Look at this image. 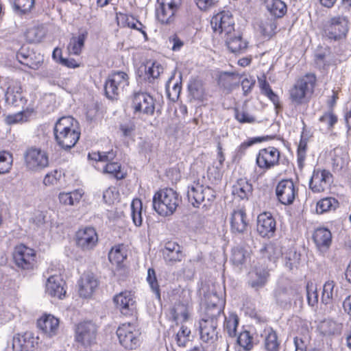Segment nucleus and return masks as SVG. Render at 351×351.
Listing matches in <instances>:
<instances>
[{
	"label": "nucleus",
	"mask_w": 351,
	"mask_h": 351,
	"mask_svg": "<svg viewBox=\"0 0 351 351\" xmlns=\"http://www.w3.org/2000/svg\"><path fill=\"white\" fill-rule=\"evenodd\" d=\"M55 140L64 149L74 147L80 136L78 122L72 117L60 118L53 128Z\"/></svg>",
	"instance_id": "1"
},
{
	"label": "nucleus",
	"mask_w": 351,
	"mask_h": 351,
	"mask_svg": "<svg viewBox=\"0 0 351 351\" xmlns=\"http://www.w3.org/2000/svg\"><path fill=\"white\" fill-rule=\"evenodd\" d=\"M180 199L172 189H165L156 193L153 197V207L160 215H171L179 205Z\"/></svg>",
	"instance_id": "2"
},
{
	"label": "nucleus",
	"mask_w": 351,
	"mask_h": 351,
	"mask_svg": "<svg viewBox=\"0 0 351 351\" xmlns=\"http://www.w3.org/2000/svg\"><path fill=\"white\" fill-rule=\"evenodd\" d=\"M187 197L194 207H199L202 204L207 207L215 199V191L208 186L195 182L188 188Z\"/></svg>",
	"instance_id": "3"
},
{
	"label": "nucleus",
	"mask_w": 351,
	"mask_h": 351,
	"mask_svg": "<svg viewBox=\"0 0 351 351\" xmlns=\"http://www.w3.org/2000/svg\"><path fill=\"white\" fill-rule=\"evenodd\" d=\"M316 77L313 73H307L298 79L290 90V98L296 104H301L305 98L313 93Z\"/></svg>",
	"instance_id": "4"
},
{
	"label": "nucleus",
	"mask_w": 351,
	"mask_h": 351,
	"mask_svg": "<svg viewBox=\"0 0 351 351\" xmlns=\"http://www.w3.org/2000/svg\"><path fill=\"white\" fill-rule=\"evenodd\" d=\"M323 31L329 39L341 40L346 36L349 31V21L342 15L331 17L324 23Z\"/></svg>",
	"instance_id": "5"
},
{
	"label": "nucleus",
	"mask_w": 351,
	"mask_h": 351,
	"mask_svg": "<svg viewBox=\"0 0 351 351\" xmlns=\"http://www.w3.org/2000/svg\"><path fill=\"white\" fill-rule=\"evenodd\" d=\"M129 85V77L123 71L111 73L105 82L104 90L106 97L109 99H116Z\"/></svg>",
	"instance_id": "6"
},
{
	"label": "nucleus",
	"mask_w": 351,
	"mask_h": 351,
	"mask_svg": "<svg viewBox=\"0 0 351 351\" xmlns=\"http://www.w3.org/2000/svg\"><path fill=\"white\" fill-rule=\"evenodd\" d=\"M131 108L135 116L152 115L155 110V100L145 92H136L132 95Z\"/></svg>",
	"instance_id": "7"
},
{
	"label": "nucleus",
	"mask_w": 351,
	"mask_h": 351,
	"mask_svg": "<svg viewBox=\"0 0 351 351\" xmlns=\"http://www.w3.org/2000/svg\"><path fill=\"white\" fill-rule=\"evenodd\" d=\"M210 25L215 36L222 38L234 31V21L230 11L224 10L213 16Z\"/></svg>",
	"instance_id": "8"
},
{
	"label": "nucleus",
	"mask_w": 351,
	"mask_h": 351,
	"mask_svg": "<svg viewBox=\"0 0 351 351\" xmlns=\"http://www.w3.org/2000/svg\"><path fill=\"white\" fill-rule=\"evenodd\" d=\"M117 335L120 344L125 349L133 350L139 345L140 332L136 326L130 323H125L119 326Z\"/></svg>",
	"instance_id": "9"
},
{
	"label": "nucleus",
	"mask_w": 351,
	"mask_h": 351,
	"mask_svg": "<svg viewBox=\"0 0 351 351\" xmlns=\"http://www.w3.org/2000/svg\"><path fill=\"white\" fill-rule=\"evenodd\" d=\"M218 318L219 317L208 315L199 321L200 339L204 343L214 345L218 339Z\"/></svg>",
	"instance_id": "10"
},
{
	"label": "nucleus",
	"mask_w": 351,
	"mask_h": 351,
	"mask_svg": "<svg viewBox=\"0 0 351 351\" xmlns=\"http://www.w3.org/2000/svg\"><path fill=\"white\" fill-rule=\"evenodd\" d=\"M97 333V326L94 322H80L75 327V341L84 346H90L95 341Z\"/></svg>",
	"instance_id": "11"
},
{
	"label": "nucleus",
	"mask_w": 351,
	"mask_h": 351,
	"mask_svg": "<svg viewBox=\"0 0 351 351\" xmlns=\"http://www.w3.org/2000/svg\"><path fill=\"white\" fill-rule=\"evenodd\" d=\"M116 308L123 315L135 317L137 313L136 301L134 294L128 291H122L113 298Z\"/></svg>",
	"instance_id": "12"
},
{
	"label": "nucleus",
	"mask_w": 351,
	"mask_h": 351,
	"mask_svg": "<svg viewBox=\"0 0 351 351\" xmlns=\"http://www.w3.org/2000/svg\"><path fill=\"white\" fill-rule=\"evenodd\" d=\"M114 156L115 154L112 151L108 152L92 153L88 154L89 158L99 162L106 163L102 167L104 173L110 174L117 179L121 180L124 178V174L121 171V165L117 162H110L114 159Z\"/></svg>",
	"instance_id": "13"
},
{
	"label": "nucleus",
	"mask_w": 351,
	"mask_h": 351,
	"mask_svg": "<svg viewBox=\"0 0 351 351\" xmlns=\"http://www.w3.org/2000/svg\"><path fill=\"white\" fill-rule=\"evenodd\" d=\"M158 5L156 9L158 21L162 24H171L175 20L181 0H158Z\"/></svg>",
	"instance_id": "14"
},
{
	"label": "nucleus",
	"mask_w": 351,
	"mask_h": 351,
	"mask_svg": "<svg viewBox=\"0 0 351 351\" xmlns=\"http://www.w3.org/2000/svg\"><path fill=\"white\" fill-rule=\"evenodd\" d=\"M298 296V289L293 286L288 279L280 281L274 291V298L276 302L283 307L290 304L291 300Z\"/></svg>",
	"instance_id": "15"
},
{
	"label": "nucleus",
	"mask_w": 351,
	"mask_h": 351,
	"mask_svg": "<svg viewBox=\"0 0 351 351\" xmlns=\"http://www.w3.org/2000/svg\"><path fill=\"white\" fill-rule=\"evenodd\" d=\"M25 161L27 168L33 171H41L49 165L47 153L35 147H31L26 151Z\"/></svg>",
	"instance_id": "16"
},
{
	"label": "nucleus",
	"mask_w": 351,
	"mask_h": 351,
	"mask_svg": "<svg viewBox=\"0 0 351 351\" xmlns=\"http://www.w3.org/2000/svg\"><path fill=\"white\" fill-rule=\"evenodd\" d=\"M280 152L274 147H268L259 150L256 158V164L263 171L274 168L279 164Z\"/></svg>",
	"instance_id": "17"
},
{
	"label": "nucleus",
	"mask_w": 351,
	"mask_h": 351,
	"mask_svg": "<svg viewBox=\"0 0 351 351\" xmlns=\"http://www.w3.org/2000/svg\"><path fill=\"white\" fill-rule=\"evenodd\" d=\"M13 258L16 265L23 269H32L36 265L35 251L24 245L15 247Z\"/></svg>",
	"instance_id": "18"
},
{
	"label": "nucleus",
	"mask_w": 351,
	"mask_h": 351,
	"mask_svg": "<svg viewBox=\"0 0 351 351\" xmlns=\"http://www.w3.org/2000/svg\"><path fill=\"white\" fill-rule=\"evenodd\" d=\"M298 189L292 180H282L276 187V195L278 200L284 205H290L293 203L298 195Z\"/></svg>",
	"instance_id": "19"
},
{
	"label": "nucleus",
	"mask_w": 351,
	"mask_h": 351,
	"mask_svg": "<svg viewBox=\"0 0 351 351\" xmlns=\"http://www.w3.org/2000/svg\"><path fill=\"white\" fill-rule=\"evenodd\" d=\"M333 182V176L328 170L314 169L309 182L310 189L315 193H321L329 189Z\"/></svg>",
	"instance_id": "20"
},
{
	"label": "nucleus",
	"mask_w": 351,
	"mask_h": 351,
	"mask_svg": "<svg viewBox=\"0 0 351 351\" xmlns=\"http://www.w3.org/2000/svg\"><path fill=\"white\" fill-rule=\"evenodd\" d=\"M76 245L84 251L94 248L98 242V236L95 228L86 227L80 229L75 234Z\"/></svg>",
	"instance_id": "21"
},
{
	"label": "nucleus",
	"mask_w": 351,
	"mask_h": 351,
	"mask_svg": "<svg viewBox=\"0 0 351 351\" xmlns=\"http://www.w3.org/2000/svg\"><path fill=\"white\" fill-rule=\"evenodd\" d=\"M230 231L234 234H244L247 232L249 221L245 210L243 208L234 209L230 216Z\"/></svg>",
	"instance_id": "22"
},
{
	"label": "nucleus",
	"mask_w": 351,
	"mask_h": 351,
	"mask_svg": "<svg viewBox=\"0 0 351 351\" xmlns=\"http://www.w3.org/2000/svg\"><path fill=\"white\" fill-rule=\"evenodd\" d=\"M260 254L258 264L269 265V268L272 269L277 260L282 255V248L278 244L269 243L260 250Z\"/></svg>",
	"instance_id": "23"
},
{
	"label": "nucleus",
	"mask_w": 351,
	"mask_h": 351,
	"mask_svg": "<svg viewBox=\"0 0 351 351\" xmlns=\"http://www.w3.org/2000/svg\"><path fill=\"white\" fill-rule=\"evenodd\" d=\"M270 270L269 265H259L258 263L250 273L249 285L256 290L263 287L267 282Z\"/></svg>",
	"instance_id": "24"
},
{
	"label": "nucleus",
	"mask_w": 351,
	"mask_h": 351,
	"mask_svg": "<svg viewBox=\"0 0 351 351\" xmlns=\"http://www.w3.org/2000/svg\"><path fill=\"white\" fill-rule=\"evenodd\" d=\"M276 231V221L270 213H263L257 217V232L262 237L270 238Z\"/></svg>",
	"instance_id": "25"
},
{
	"label": "nucleus",
	"mask_w": 351,
	"mask_h": 351,
	"mask_svg": "<svg viewBox=\"0 0 351 351\" xmlns=\"http://www.w3.org/2000/svg\"><path fill=\"white\" fill-rule=\"evenodd\" d=\"M206 304V315L219 317L223 311L225 301L222 296L216 292L208 293L204 295Z\"/></svg>",
	"instance_id": "26"
},
{
	"label": "nucleus",
	"mask_w": 351,
	"mask_h": 351,
	"mask_svg": "<svg viewBox=\"0 0 351 351\" xmlns=\"http://www.w3.org/2000/svg\"><path fill=\"white\" fill-rule=\"evenodd\" d=\"M38 326L47 337H53L59 332L60 321L51 314L45 315L38 319Z\"/></svg>",
	"instance_id": "27"
},
{
	"label": "nucleus",
	"mask_w": 351,
	"mask_h": 351,
	"mask_svg": "<svg viewBox=\"0 0 351 351\" xmlns=\"http://www.w3.org/2000/svg\"><path fill=\"white\" fill-rule=\"evenodd\" d=\"M221 39L224 40L228 49L234 53H243L247 47V41L243 39L239 32L235 30Z\"/></svg>",
	"instance_id": "28"
},
{
	"label": "nucleus",
	"mask_w": 351,
	"mask_h": 351,
	"mask_svg": "<svg viewBox=\"0 0 351 351\" xmlns=\"http://www.w3.org/2000/svg\"><path fill=\"white\" fill-rule=\"evenodd\" d=\"M64 282L58 275H51L47 278L45 285L46 293L51 297L62 298L66 293L64 288Z\"/></svg>",
	"instance_id": "29"
},
{
	"label": "nucleus",
	"mask_w": 351,
	"mask_h": 351,
	"mask_svg": "<svg viewBox=\"0 0 351 351\" xmlns=\"http://www.w3.org/2000/svg\"><path fill=\"white\" fill-rule=\"evenodd\" d=\"M79 294L84 298H90L97 288L98 282L92 274H84L78 282Z\"/></svg>",
	"instance_id": "30"
},
{
	"label": "nucleus",
	"mask_w": 351,
	"mask_h": 351,
	"mask_svg": "<svg viewBox=\"0 0 351 351\" xmlns=\"http://www.w3.org/2000/svg\"><path fill=\"white\" fill-rule=\"evenodd\" d=\"M165 261L169 264L180 262L184 257L182 247L177 243L168 241L162 250Z\"/></svg>",
	"instance_id": "31"
},
{
	"label": "nucleus",
	"mask_w": 351,
	"mask_h": 351,
	"mask_svg": "<svg viewBox=\"0 0 351 351\" xmlns=\"http://www.w3.org/2000/svg\"><path fill=\"white\" fill-rule=\"evenodd\" d=\"M5 96L6 101L15 106H23L25 103L21 86L18 82H13L8 87Z\"/></svg>",
	"instance_id": "32"
},
{
	"label": "nucleus",
	"mask_w": 351,
	"mask_h": 351,
	"mask_svg": "<svg viewBox=\"0 0 351 351\" xmlns=\"http://www.w3.org/2000/svg\"><path fill=\"white\" fill-rule=\"evenodd\" d=\"M190 97L196 101H204L208 99V93L206 91L203 82L198 79L190 80L188 85Z\"/></svg>",
	"instance_id": "33"
},
{
	"label": "nucleus",
	"mask_w": 351,
	"mask_h": 351,
	"mask_svg": "<svg viewBox=\"0 0 351 351\" xmlns=\"http://www.w3.org/2000/svg\"><path fill=\"white\" fill-rule=\"evenodd\" d=\"M33 348L34 337L31 333L18 334L13 337L12 348L14 351H31Z\"/></svg>",
	"instance_id": "34"
},
{
	"label": "nucleus",
	"mask_w": 351,
	"mask_h": 351,
	"mask_svg": "<svg viewBox=\"0 0 351 351\" xmlns=\"http://www.w3.org/2000/svg\"><path fill=\"white\" fill-rule=\"evenodd\" d=\"M313 237L316 246L320 251H326L331 244L332 235L327 228L316 229Z\"/></svg>",
	"instance_id": "35"
},
{
	"label": "nucleus",
	"mask_w": 351,
	"mask_h": 351,
	"mask_svg": "<svg viewBox=\"0 0 351 351\" xmlns=\"http://www.w3.org/2000/svg\"><path fill=\"white\" fill-rule=\"evenodd\" d=\"M232 193L240 199H247L252 193V186L246 179L241 178L233 185Z\"/></svg>",
	"instance_id": "36"
},
{
	"label": "nucleus",
	"mask_w": 351,
	"mask_h": 351,
	"mask_svg": "<svg viewBox=\"0 0 351 351\" xmlns=\"http://www.w3.org/2000/svg\"><path fill=\"white\" fill-rule=\"evenodd\" d=\"M250 251L243 247L237 246L232 250L230 261L233 265L239 267L250 262Z\"/></svg>",
	"instance_id": "37"
},
{
	"label": "nucleus",
	"mask_w": 351,
	"mask_h": 351,
	"mask_svg": "<svg viewBox=\"0 0 351 351\" xmlns=\"http://www.w3.org/2000/svg\"><path fill=\"white\" fill-rule=\"evenodd\" d=\"M258 82L261 88V93L267 97L275 106L276 109L281 108L279 97L271 90L269 83L266 80V77L263 75L258 78Z\"/></svg>",
	"instance_id": "38"
},
{
	"label": "nucleus",
	"mask_w": 351,
	"mask_h": 351,
	"mask_svg": "<svg viewBox=\"0 0 351 351\" xmlns=\"http://www.w3.org/2000/svg\"><path fill=\"white\" fill-rule=\"evenodd\" d=\"M319 129L324 132H330L332 130L335 125L338 121L337 116L332 110H329L323 113L318 119Z\"/></svg>",
	"instance_id": "39"
},
{
	"label": "nucleus",
	"mask_w": 351,
	"mask_h": 351,
	"mask_svg": "<svg viewBox=\"0 0 351 351\" xmlns=\"http://www.w3.org/2000/svg\"><path fill=\"white\" fill-rule=\"evenodd\" d=\"M265 3L268 12L276 18H281L287 12V5L281 0H265Z\"/></svg>",
	"instance_id": "40"
},
{
	"label": "nucleus",
	"mask_w": 351,
	"mask_h": 351,
	"mask_svg": "<svg viewBox=\"0 0 351 351\" xmlns=\"http://www.w3.org/2000/svg\"><path fill=\"white\" fill-rule=\"evenodd\" d=\"M83 195L84 192L82 189H77L69 193H60L58 199L64 205L74 206L80 202Z\"/></svg>",
	"instance_id": "41"
},
{
	"label": "nucleus",
	"mask_w": 351,
	"mask_h": 351,
	"mask_svg": "<svg viewBox=\"0 0 351 351\" xmlns=\"http://www.w3.org/2000/svg\"><path fill=\"white\" fill-rule=\"evenodd\" d=\"M335 283L333 280L326 281L323 286L322 302L325 304H330L337 300V291L334 290Z\"/></svg>",
	"instance_id": "42"
},
{
	"label": "nucleus",
	"mask_w": 351,
	"mask_h": 351,
	"mask_svg": "<svg viewBox=\"0 0 351 351\" xmlns=\"http://www.w3.org/2000/svg\"><path fill=\"white\" fill-rule=\"evenodd\" d=\"M163 72V67L161 64L156 61L148 60L145 64V73L147 79L154 80Z\"/></svg>",
	"instance_id": "43"
},
{
	"label": "nucleus",
	"mask_w": 351,
	"mask_h": 351,
	"mask_svg": "<svg viewBox=\"0 0 351 351\" xmlns=\"http://www.w3.org/2000/svg\"><path fill=\"white\" fill-rule=\"evenodd\" d=\"M265 348L266 351H279L280 343L276 333L269 328L265 330Z\"/></svg>",
	"instance_id": "44"
},
{
	"label": "nucleus",
	"mask_w": 351,
	"mask_h": 351,
	"mask_svg": "<svg viewBox=\"0 0 351 351\" xmlns=\"http://www.w3.org/2000/svg\"><path fill=\"white\" fill-rule=\"evenodd\" d=\"M171 314L177 323L186 322L189 319L188 308L184 304H176L171 311Z\"/></svg>",
	"instance_id": "45"
},
{
	"label": "nucleus",
	"mask_w": 351,
	"mask_h": 351,
	"mask_svg": "<svg viewBox=\"0 0 351 351\" xmlns=\"http://www.w3.org/2000/svg\"><path fill=\"white\" fill-rule=\"evenodd\" d=\"M339 206L338 201L334 197H325L320 199L316 206V211L319 214L336 209Z\"/></svg>",
	"instance_id": "46"
},
{
	"label": "nucleus",
	"mask_w": 351,
	"mask_h": 351,
	"mask_svg": "<svg viewBox=\"0 0 351 351\" xmlns=\"http://www.w3.org/2000/svg\"><path fill=\"white\" fill-rule=\"evenodd\" d=\"M86 33L80 34L78 36L72 37L68 45L69 53L74 55H79L84 45Z\"/></svg>",
	"instance_id": "47"
},
{
	"label": "nucleus",
	"mask_w": 351,
	"mask_h": 351,
	"mask_svg": "<svg viewBox=\"0 0 351 351\" xmlns=\"http://www.w3.org/2000/svg\"><path fill=\"white\" fill-rule=\"evenodd\" d=\"M239 324V317L236 313H230L228 317H225L224 330L230 337L237 336V328Z\"/></svg>",
	"instance_id": "48"
},
{
	"label": "nucleus",
	"mask_w": 351,
	"mask_h": 351,
	"mask_svg": "<svg viewBox=\"0 0 351 351\" xmlns=\"http://www.w3.org/2000/svg\"><path fill=\"white\" fill-rule=\"evenodd\" d=\"M131 215L135 226H141L143 222L142 202L138 199H135L131 204Z\"/></svg>",
	"instance_id": "49"
},
{
	"label": "nucleus",
	"mask_w": 351,
	"mask_h": 351,
	"mask_svg": "<svg viewBox=\"0 0 351 351\" xmlns=\"http://www.w3.org/2000/svg\"><path fill=\"white\" fill-rule=\"evenodd\" d=\"M285 265L289 269L292 270L298 267L300 260V254H298L294 249H289L285 254Z\"/></svg>",
	"instance_id": "50"
},
{
	"label": "nucleus",
	"mask_w": 351,
	"mask_h": 351,
	"mask_svg": "<svg viewBox=\"0 0 351 351\" xmlns=\"http://www.w3.org/2000/svg\"><path fill=\"white\" fill-rule=\"evenodd\" d=\"M320 330L325 335L339 334L341 330V324L332 320H326L321 324Z\"/></svg>",
	"instance_id": "51"
},
{
	"label": "nucleus",
	"mask_w": 351,
	"mask_h": 351,
	"mask_svg": "<svg viewBox=\"0 0 351 351\" xmlns=\"http://www.w3.org/2000/svg\"><path fill=\"white\" fill-rule=\"evenodd\" d=\"M126 258V254L123 252V245L113 247L108 254L109 261L114 264L119 265Z\"/></svg>",
	"instance_id": "52"
},
{
	"label": "nucleus",
	"mask_w": 351,
	"mask_h": 351,
	"mask_svg": "<svg viewBox=\"0 0 351 351\" xmlns=\"http://www.w3.org/2000/svg\"><path fill=\"white\" fill-rule=\"evenodd\" d=\"M14 10L20 14L29 12L33 8L35 0H13Z\"/></svg>",
	"instance_id": "53"
},
{
	"label": "nucleus",
	"mask_w": 351,
	"mask_h": 351,
	"mask_svg": "<svg viewBox=\"0 0 351 351\" xmlns=\"http://www.w3.org/2000/svg\"><path fill=\"white\" fill-rule=\"evenodd\" d=\"M238 344L245 351H250L253 348V337L247 330L241 332L237 338Z\"/></svg>",
	"instance_id": "54"
},
{
	"label": "nucleus",
	"mask_w": 351,
	"mask_h": 351,
	"mask_svg": "<svg viewBox=\"0 0 351 351\" xmlns=\"http://www.w3.org/2000/svg\"><path fill=\"white\" fill-rule=\"evenodd\" d=\"M147 281L157 299H160V291L157 281L156 272L154 269L149 268L147 271Z\"/></svg>",
	"instance_id": "55"
},
{
	"label": "nucleus",
	"mask_w": 351,
	"mask_h": 351,
	"mask_svg": "<svg viewBox=\"0 0 351 351\" xmlns=\"http://www.w3.org/2000/svg\"><path fill=\"white\" fill-rule=\"evenodd\" d=\"M12 165V156L7 152H0V174L10 171Z\"/></svg>",
	"instance_id": "56"
},
{
	"label": "nucleus",
	"mask_w": 351,
	"mask_h": 351,
	"mask_svg": "<svg viewBox=\"0 0 351 351\" xmlns=\"http://www.w3.org/2000/svg\"><path fill=\"white\" fill-rule=\"evenodd\" d=\"M191 330L182 324L176 335L177 343L180 347H184L190 339Z\"/></svg>",
	"instance_id": "57"
},
{
	"label": "nucleus",
	"mask_w": 351,
	"mask_h": 351,
	"mask_svg": "<svg viewBox=\"0 0 351 351\" xmlns=\"http://www.w3.org/2000/svg\"><path fill=\"white\" fill-rule=\"evenodd\" d=\"M237 74L230 72H223L219 76L218 83L221 86L229 88L233 84V81L236 80Z\"/></svg>",
	"instance_id": "58"
},
{
	"label": "nucleus",
	"mask_w": 351,
	"mask_h": 351,
	"mask_svg": "<svg viewBox=\"0 0 351 351\" xmlns=\"http://www.w3.org/2000/svg\"><path fill=\"white\" fill-rule=\"evenodd\" d=\"M306 297L310 306H315L318 302L317 287L314 283L308 282L306 285Z\"/></svg>",
	"instance_id": "59"
},
{
	"label": "nucleus",
	"mask_w": 351,
	"mask_h": 351,
	"mask_svg": "<svg viewBox=\"0 0 351 351\" xmlns=\"http://www.w3.org/2000/svg\"><path fill=\"white\" fill-rule=\"evenodd\" d=\"M276 27L275 22L271 19H267L260 25L261 33L268 37L271 36L275 33Z\"/></svg>",
	"instance_id": "60"
},
{
	"label": "nucleus",
	"mask_w": 351,
	"mask_h": 351,
	"mask_svg": "<svg viewBox=\"0 0 351 351\" xmlns=\"http://www.w3.org/2000/svg\"><path fill=\"white\" fill-rule=\"evenodd\" d=\"M43 56L38 54L36 55L32 53L31 54V57L25 62L23 65L30 68L32 69L37 70L38 69L43 63Z\"/></svg>",
	"instance_id": "61"
},
{
	"label": "nucleus",
	"mask_w": 351,
	"mask_h": 351,
	"mask_svg": "<svg viewBox=\"0 0 351 351\" xmlns=\"http://www.w3.org/2000/svg\"><path fill=\"white\" fill-rule=\"evenodd\" d=\"M235 119L241 123H253L256 121L254 116L244 110H235Z\"/></svg>",
	"instance_id": "62"
},
{
	"label": "nucleus",
	"mask_w": 351,
	"mask_h": 351,
	"mask_svg": "<svg viewBox=\"0 0 351 351\" xmlns=\"http://www.w3.org/2000/svg\"><path fill=\"white\" fill-rule=\"evenodd\" d=\"M27 117L26 116V113L24 112H20L13 114L8 115L5 121L8 125L16 124L19 123H23L24 121H27Z\"/></svg>",
	"instance_id": "63"
},
{
	"label": "nucleus",
	"mask_w": 351,
	"mask_h": 351,
	"mask_svg": "<svg viewBox=\"0 0 351 351\" xmlns=\"http://www.w3.org/2000/svg\"><path fill=\"white\" fill-rule=\"evenodd\" d=\"M306 141L301 139L298 147L297 155L299 166H302L306 158Z\"/></svg>",
	"instance_id": "64"
}]
</instances>
